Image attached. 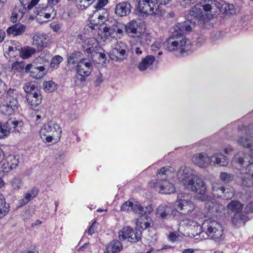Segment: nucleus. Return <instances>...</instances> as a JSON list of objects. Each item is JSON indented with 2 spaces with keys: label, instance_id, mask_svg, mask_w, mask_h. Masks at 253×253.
<instances>
[{
  "label": "nucleus",
  "instance_id": "obj_18",
  "mask_svg": "<svg viewBox=\"0 0 253 253\" xmlns=\"http://www.w3.org/2000/svg\"><path fill=\"white\" fill-rule=\"evenodd\" d=\"M245 131L246 135L239 137L237 142L245 148L253 150V124L246 126Z\"/></svg>",
  "mask_w": 253,
  "mask_h": 253
},
{
  "label": "nucleus",
  "instance_id": "obj_48",
  "mask_svg": "<svg viewBox=\"0 0 253 253\" xmlns=\"http://www.w3.org/2000/svg\"><path fill=\"white\" fill-rule=\"evenodd\" d=\"M143 38H141V41L140 42H137L136 44H133L131 46V51L132 53H134L137 55H140L142 53L143 51H144L145 48L143 45L141 44L142 42Z\"/></svg>",
  "mask_w": 253,
  "mask_h": 253
},
{
  "label": "nucleus",
  "instance_id": "obj_43",
  "mask_svg": "<svg viewBox=\"0 0 253 253\" xmlns=\"http://www.w3.org/2000/svg\"><path fill=\"white\" fill-rule=\"evenodd\" d=\"M227 208L232 211L240 212L242 211L243 205L238 201H232L228 205Z\"/></svg>",
  "mask_w": 253,
  "mask_h": 253
},
{
  "label": "nucleus",
  "instance_id": "obj_1",
  "mask_svg": "<svg viewBox=\"0 0 253 253\" xmlns=\"http://www.w3.org/2000/svg\"><path fill=\"white\" fill-rule=\"evenodd\" d=\"M220 7V4L216 0H207L203 3L197 4L190 9L187 21L190 22L193 28L197 23L204 20L203 10L207 13L211 12L212 10L215 11Z\"/></svg>",
  "mask_w": 253,
  "mask_h": 253
},
{
  "label": "nucleus",
  "instance_id": "obj_10",
  "mask_svg": "<svg viewBox=\"0 0 253 253\" xmlns=\"http://www.w3.org/2000/svg\"><path fill=\"white\" fill-rule=\"evenodd\" d=\"M19 105L15 97H5L0 100V111L5 115L10 116L18 110Z\"/></svg>",
  "mask_w": 253,
  "mask_h": 253
},
{
  "label": "nucleus",
  "instance_id": "obj_22",
  "mask_svg": "<svg viewBox=\"0 0 253 253\" xmlns=\"http://www.w3.org/2000/svg\"><path fill=\"white\" fill-rule=\"evenodd\" d=\"M192 161L195 165L201 168H206L210 165V157L204 152L194 154Z\"/></svg>",
  "mask_w": 253,
  "mask_h": 253
},
{
  "label": "nucleus",
  "instance_id": "obj_37",
  "mask_svg": "<svg viewBox=\"0 0 253 253\" xmlns=\"http://www.w3.org/2000/svg\"><path fill=\"white\" fill-rule=\"evenodd\" d=\"M23 8L22 6L20 7H15L13 9L12 13L10 20L13 23H16L18 20H20L23 16L24 12L23 11Z\"/></svg>",
  "mask_w": 253,
  "mask_h": 253
},
{
  "label": "nucleus",
  "instance_id": "obj_60",
  "mask_svg": "<svg viewBox=\"0 0 253 253\" xmlns=\"http://www.w3.org/2000/svg\"><path fill=\"white\" fill-rule=\"evenodd\" d=\"M6 89V86L5 84L0 78V95L5 92Z\"/></svg>",
  "mask_w": 253,
  "mask_h": 253
},
{
  "label": "nucleus",
  "instance_id": "obj_47",
  "mask_svg": "<svg viewBox=\"0 0 253 253\" xmlns=\"http://www.w3.org/2000/svg\"><path fill=\"white\" fill-rule=\"evenodd\" d=\"M51 57V55L49 51L45 50L41 53L38 60L40 64H44L49 62Z\"/></svg>",
  "mask_w": 253,
  "mask_h": 253
},
{
  "label": "nucleus",
  "instance_id": "obj_56",
  "mask_svg": "<svg viewBox=\"0 0 253 253\" xmlns=\"http://www.w3.org/2000/svg\"><path fill=\"white\" fill-rule=\"evenodd\" d=\"M34 198L30 194V193L28 192L25 196L21 200L20 205L21 206H23L27 204L28 202L31 201Z\"/></svg>",
  "mask_w": 253,
  "mask_h": 253
},
{
  "label": "nucleus",
  "instance_id": "obj_42",
  "mask_svg": "<svg viewBox=\"0 0 253 253\" xmlns=\"http://www.w3.org/2000/svg\"><path fill=\"white\" fill-rule=\"evenodd\" d=\"M137 202L133 203L131 201L125 202L121 207V211H133L135 212L134 210H137Z\"/></svg>",
  "mask_w": 253,
  "mask_h": 253
},
{
  "label": "nucleus",
  "instance_id": "obj_59",
  "mask_svg": "<svg viewBox=\"0 0 253 253\" xmlns=\"http://www.w3.org/2000/svg\"><path fill=\"white\" fill-rule=\"evenodd\" d=\"M108 2V0H98L96 5L94 6L95 8L100 9L106 5Z\"/></svg>",
  "mask_w": 253,
  "mask_h": 253
},
{
  "label": "nucleus",
  "instance_id": "obj_36",
  "mask_svg": "<svg viewBox=\"0 0 253 253\" xmlns=\"http://www.w3.org/2000/svg\"><path fill=\"white\" fill-rule=\"evenodd\" d=\"M18 50L20 56L23 59H27L36 53V49L30 46H25Z\"/></svg>",
  "mask_w": 253,
  "mask_h": 253
},
{
  "label": "nucleus",
  "instance_id": "obj_50",
  "mask_svg": "<svg viewBox=\"0 0 253 253\" xmlns=\"http://www.w3.org/2000/svg\"><path fill=\"white\" fill-rule=\"evenodd\" d=\"M11 183L14 189L19 190L22 185V179L20 177H15L11 180Z\"/></svg>",
  "mask_w": 253,
  "mask_h": 253
},
{
  "label": "nucleus",
  "instance_id": "obj_29",
  "mask_svg": "<svg viewBox=\"0 0 253 253\" xmlns=\"http://www.w3.org/2000/svg\"><path fill=\"white\" fill-rule=\"evenodd\" d=\"M205 209L210 213L214 214L221 213L224 209L223 205L217 203L215 200L212 199L208 201L205 204Z\"/></svg>",
  "mask_w": 253,
  "mask_h": 253
},
{
  "label": "nucleus",
  "instance_id": "obj_40",
  "mask_svg": "<svg viewBox=\"0 0 253 253\" xmlns=\"http://www.w3.org/2000/svg\"><path fill=\"white\" fill-rule=\"evenodd\" d=\"M224 187L217 183H213L212 186V194L214 197L222 198Z\"/></svg>",
  "mask_w": 253,
  "mask_h": 253
},
{
  "label": "nucleus",
  "instance_id": "obj_63",
  "mask_svg": "<svg viewBox=\"0 0 253 253\" xmlns=\"http://www.w3.org/2000/svg\"><path fill=\"white\" fill-rule=\"evenodd\" d=\"M161 47V44L159 42H155L151 46V49L152 51H157Z\"/></svg>",
  "mask_w": 253,
  "mask_h": 253
},
{
  "label": "nucleus",
  "instance_id": "obj_21",
  "mask_svg": "<svg viewBox=\"0 0 253 253\" xmlns=\"http://www.w3.org/2000/svg\"><path fill=\"white\" fill-rule=\"evenodd\" d=\"M106 17L104 16L98 15L97 13H95L90 19L91 24L94 26L86 25L84 29V34L89 36L92 35L95 30L94 26L103 23Z\"/></svg>",
  "mask_w": 253,
  "mask_h": 253
},
{
  "label": "nucleus",
  "instance_id": "obj_35",
  "mask_svg": "<svg viewBox=\"0 0 253 253\" xmlns=\"http://www.w3.org/2000/svg\"><path fill=\"white\" fill-rule=\"evenodd\" d=\"M122 249V245L118 240L111 242L107 247V253H117Z\"/></svg>",
  "mask_w": 253,
  "mask_h": 253
},
{
  "label": "nucleus",
  "instance_id": "obj_25",
  "mask_svg": "<svg viewBox=\"0 0 253 253\" xmlns=\"http://www.w3.org/2000/svg\"><path fill=\"white\" fill-rule=\"evenodd\" d=\"M227 158L221 153H216L210 157V165L215 167H224L228 165Z\"/></svg>",
  "mask_w": 253,
  "mask_h": 253
},
{
  "label": "nucleus",
  "instance_id": "obj_14",
  "mask_svg": "<svg viewBox=\"0 0 253 253\" xmlns=\"http://www.w3.org/2000/svg\"><path fill=\"white\" fill-rule=\"evenodd\" d=\"M23 123L22 121L16 120L15 119H10L2 125V132L0 133L1 139H4L7 137L9 134L14 131H19L18 128L23 126Z\"/></svg>",
  "mask_w": 253,
  "mask_h": 253
},
{
  "label": "nucleus",
  "instance_id": "obj_49",
  "mask_svg": "<svg viewBox=\"0 0 253 253\" xmlns=\"http://www.w3.org/2000/svg\"><path fill=\"white\" fill-rule=\"evenodd\" d=\"M63 60V58L60 55H55L51 59L50 67L53 69H57L59 66V64Z\"/></svg>",
  "mask_w": 253,
  "mask_h": 253
},
{
  "label": "nucleus",
  "instance_id": "obj_9",
  "mask_svg": "<svg viewBox=\"0 0 253 253\" xmlns=\"http://www.w3.org/2000/svg\"><path fill=\"white\" fill-rule=\"evenodd\" d=\"M101 27L106 37L120 39L124 35L125 25L122 23L115 21L111 27H108L106 23H104Z\"/></svg>",
  "mask_w": 253,
  "mask_h": 253
},
{
  "label": "nucleus",
  "instance_id": "obj_52",
  "mask_svg": "<svg viewBox=\"0 0 253 253\" xmlns=\"http://www.w3.org/2000/svg\"><path fill=\"white\" fill-rule=\"evenodd\" d=\"M220 180L224 182L228 183L231 181L234 176L233 175L225 172H221L220 174Z\"/></svg>",
  "mask_w": 253,
  "mask_h": 253
},
{
  "label": "nucleus",
  "instance_id": "obj_34",
  "mask_svg": "<svg viewBox=\"0 0 253 253\" xmlns=\"http://www.w3.org/2000/svg\"><path fill=\"white\" fill-rule=\"evenodd\" d=\"M9 208V205L6 203L4 196L0 193V219L8 213Z\"/></svg>",
  "mask_w": 253,
  "mask_h": 253
},
{
  "label": "nucleus",
  "instance_id": "obj_64",
  "mask_svg": "<svg viewBox=\"0 0 253 253\" xmlns=\"http://www.w3.org/2000/svg\"><path fill=\"white\" fill-rule=\"evenodd\" d=\"M245 210L248 212H253V202L249 203L247 205Z\"/></svg>",
  "mask_w": 253,
  "mask_h": 253
},
{
  "label": "nucleus",
  "instance_id": "obj_33",
  "mask_svg": "<svg viewBox=\"0 0 253 253\" xmlns=\"http://www.w3.org/2000/svg\"><path fill=\"white\" fill-rule=\"evenodd\" d=\"M153 55H148L143 58L138 65V69L140 71H144L153 64L155 61Z\"/></svg>",
  "mask_w": 253,
  "mask_h": 253
},
{
  "label": "nucleus",
  "instance_id": "obj_46",
  "mask_svg": "<svg viewBox=\"0 0 253 253\" xmlns=\"http://www.w3.org/2000/svg\"><path fill=\"white\" fill-rule=\"evenodd\" d=\"M95 0H77L76 1V5L78 9L83 10L91 4H92Z\"/></svg>",
  "mask_w": 253,
  "mask_h": 253
},
{
  "label": "nucleus",
  "instance_id": "obj_17",
  "mask_svg": "<svg viewBox=\"0 0 253 253\" xmlns=\"http://www.w3.org/2000/svg\"><path fill=\"white\" fill-rule=\"evenodd\" d=\"M141 234L140 231L134 232L131 228L126 226L119 232V237L121 240L135 243L141 239Z\"/></svg>",
  "mask_w": 253,
  "mask_h": 253
},
{
  "label": "nucleus",
  "instance_id": "obj_4",
  "mask_svg": "<svg viewBox=\"0 0 253 253\" xmlns=\"http://www.w3.org/2000/svg\"><path fill=\"white\" fill-rule=\"evenodd\" d=\"M62 130L60 126L53 122H49L44 125L40 132L41 137L46 142H50L53 139H59Z\"/></svg>",
  "mask_w": 253,
  "mask_h": 253
},
{
  "label": "nucleus",
  "instance_id": "obj_8",
  "mask_svg": "<svg viewBox=\"0 0 253 253\" xmlns=\"http://www.w3.org/2000/svg\"><path fill=\"white\" fill-rule=\"evenodd\" d=\"M83 48L84 52L89 54V57L94 61L93 57L97 56L100 60L106 59V55L102 52H98L99 43L97 40L94 38L87 39L84 42Z\"/></svg>",
  "mask_w": 253,
  "mask_h": 253
},
{
  "label": "nucleus",
  "instance_id": "obj_62",
  "mask_svg": "<svg viewBox=\"0 0 253 253\" xmlns=\"http://www.w3.org/2000/svg\"><path fill=\"white\" fill-rule=\"evenodd\" d=\"M50 27L53 29V30L55 32L58 31L61 27L59 24L56 23H52L50 24Z\"/></svg>",
  "mask_w": 253,
  "mask_h": 253
},
{
  "label": "nucleus",
  "instance_id": "obj_44",
  "mask_svg": "<svg viewBox=\"0 0 253 253\" xmlns=\"http://www.w3.org/2000/svg\"><path fill=\"white\" fill-rule=\"evenodd\" d=\"M135 213H138L141 215H146L149 214L152 211L153 209L151 206L149 205L148 206L143 208L138 203L137 204V210H134Z\"/></svg>",
  "mask_w": 253,
  "mask_h": 253
},
{
  "label": "nucleus",
  "instance_id": "obj_30",
  "mask_svg": "<svg viewBox=\"0 0 253 253\" xmlns=\"http://www.w3.org/2000/svg\"><path fill=\"white\" fill-rule=\"evenodd\" d=\"M249 220V218L246 214L241 212L236 213L232 218V222L236 227L244 225Z\"/></svg>",
  "mask_w": 253,
  "mask_h": 253
},
{
  "label": "nucleus",
  "instance_id": "obj_12",
  "mask_svg": "<svg viewBox=\"0 0 253 253\" xmlns=\"http://www.w3.org/2000/svg\"><path fill=\"white\" fill-rule=\"evenodd\" d=\"M37 19L40 22H47L50 18L53 19L56 15V11L51 6L46 5L45 6L40 5L36 8L35 12Z\"/></svg>",
  "mask_w": 253,
  "mask_h": 253
},
{
  "label": "nucleus",
  "instance_id": "obj_27",
  "mask_svg": "<svg viewBox=\"0 0 253 253\" xmlns=\"http://www.w3.org/2000/svg\"><path fill=\"white\" fill-rule=\"evenodd\" d=\"M125 31L132 37H140L141 36V32L138 26L136 21L132 20L125 25Z\"/></svg>",
  "mask_w": 253,
  "mask_h": 253
},
{
  "label": "nucleus",
  "instance_id": "obj_32",
  "mask_svg": "<svg viewBox=\"0 0 253 253\" xmlns=\"http://www.w3.org/2000/svg\"><path fill=\"white\" fill-rule=\"evenodd\" d=\"M26 28L24 25L18 23L9 27L7 32L8 34H12L14 36L21 35L25 31Z\"/></svg>",
  "mask_w": 253,
  "mask_h": 253
},
{
  "label": "nucleus",
  "instance_id": "obj_5",
  "mask_svg": "<svg viewBox=\"0 0 253 253\" xmlns=\"http://www.w3.org/2000/svg\"><path fill=\"white\" fill-rule=\"evenodd\" d=\"M234 161L243 167L242 169H240L243 173L253 178V150H250L249 154L238 152L235 155Z\"/></svg>",
  "mask_w": 253,
  "mask_h": 253
},
{
  "label": "nucleus",
  "instance_id": "obj_45",
  "mask_svg": "<svg viewBox=\"0 0 253 253\" xmlns=\"http://www.w3.org/2000/svg\"><path fill=\"white\" fill-rule=\"evenodd\" d=\"M222 8L225 10V15L227 16L235 14L237 12V9L232 4L224 3L222 5Z\"/></svg>",
  "mask_w": 253,
  "mask_h": 253
},
{
  "label": "nucleus",
  "instance_id": "obj_55",
  "mask_svg": "<svg viewBox=\"0 0 253 253\" xmlns=\"http://www.w3.org/2000/svg\"><path fill=\"white\" fill-rule=\"evenodd\" d=\"M44 88L46 91L51 92L56 89V85L53 81H49L45 83Z\"/></svg>",
  "mask_w": 253,
  "mask_h": 253
},
{
  "label": "nucleus",
  "instance_id": "obj_31",
  "mask_svg": "<svg viewBox=\"0 0 253 253\" xmlns=\"http://www.w3.org/2000/svg\"><path fill=\"white\" fill-rule=\"evenodd\" d=\"M26 98L28 103L32 106L36 107L42 102V96L40 91L34 94L26 95Z\"/></svg>",
  "mask_w": 253,
  "mask_h": 253
},
{
  "label": "nucleus",
  "instance_id": "obj_26",
  "mask_svg": "<svg viewBox=\"0 0 253 253\" xmlns=\"http://www.w3.org/2000/svg\"><path fill=\"white\" fill-rule=\"evenodd\" d=\"M131 11L129 2L124 1L118 3L115 7V13L118 16L122 17L128 15Z\"/></svg>",
  "mask_w": 253,
  "mask_h": 253
},
{
  "label": "nucleus",
  "instance_id": "obj_51",
  "mask_svg": "<svg viewBox=\"0 0 253 253\" xmlns=\"http://www.w3.org/2000/svg\"><path fill=\"white\" fill-rule=\"evenodd\" d=\"M234 195V191L232 188H224L222 198L225 200H229L232 198Z\"/></svg>",
  "mask_w": 253,
  "mask_h": 253
},
{
  "label": "nucleus",
  "instance_id": "obj_20",
  "mask_svg": "<svg viewBox=\"0 0 253 253\" xmlns=\"http://www.w3.org/2000/svg\"><path fill=\"white\" fill-rule=\"evenodd\" d=\"M187 236L190 238H194L196 240H204L203 235L204 233L203 231V224L201 226L195 221H191L190 224L187 227Z\"/></svg>",
  "mask_w": 253,
  "mask_h": 253
},
{
  "label": "nucleus",
  "instance_id": "obj_38",
  "mask_svg": "<svg viewBox=\"0 0 253 253\" xmlns=\"http://www.w3.org/2000/svg\"><path fill=\"white\" fill-rule=\"evenodd\" d=\"M24 90L26 93V95L34 94L37 92L40 91L35 82H30L24 84L23 87Z\"/></svg>",
  "mask_w": 253,
  "mask_h": 253
},
{
  "label": "nucleus",
  "instance_id": "obj_16",
  "mask_svg": "<svg viewBox=\"0 0 253 253\" xmlns=\"http://www.w3.org/2000/svg\"><path fill=\"white\" fill-rule=\"evenodd\" d=\"M138 9L145 14H159V8L154 0H139Z\"/></svg>",
  "mask_w": 253,
  "mask_h": 253
},
{
  "label": "nucleus",
  "instance_id": "obj_28",
  "mask_svg": "<svg viewBox=\"0 0 253 253\" xmlns=\"http://www.w3.org/2000/svg\"><path fill=\"white\" fill-rule=\"evenodd\" d=\"M48 42V37L45 34L37 33L33 37L32 44L39 48H42L47 46Z\"/></svg>",
  "mask_w": 253,
  "mask_h": 253
},
{
  "label": "nucleus",
  "instance_id": "obj_24",
  "mask_svg": "<svg viewBox=\"0 0 253 253\" xmlns=\"http://www.w3.org/2000/svg\"><path fill=\"white\" fill-rule=\"evenodd\" d=\"M175 214V210L171 205H161L156 210V216L163 219L173 217Z\"/></svg>",
  "mask_w": 253,
  "mask_h": 253
},
{
  "label": "nucleus",
  "instance_id": "obj_6",
  "mask_svg": "<svg viewBox=\"0 0 253 253\" xmlns=\"http://www.w3.org/2000/svg\"><path fill=\"white\" fill-rule=\"evenodd\" d=\"M183 184L186 188L191 191L203 195L207 191V187L204 181L198 176L188 175L183 177Z\"/></svg>",
  "mask_w": 253,
  "mask_h": 253
},
{
  "label": "nucleus",
  "instance_id": "obj_23",
  "mask_svg": "<svg viewBox=\"0 0 253 253\" xmlns=\"http://www.w3.org/2000/svg\"><path fill=\"white\" fill-rule=\"evenodd\" d=\"M1 168L3 172H8L15 169L19 163V156L9 155L2 161Z\"/></svg>",
  "mask_w": 253,
  "mask_h": 253
},
{
  "label": "nucleus",
  "instance_id": "obj_15",
  "mask_svg": "<svg viewBox=\"0 0 253 253\" xmlns=\"http://www.w3.org/2000/svg\"><path fill=\"white\" fill-rule=\"evenodd\" d=\"M192 29L193 27L189 21L177 23L172 29L171 36L179 39H185L184 35L187 32H191Z\"/></svg>",
  "mask_w": 253,
  "mask_h": 253
},
{
  "label": "nucleus",
  "instance_id": "obj_61",
  "mask_svg": "<svg viewBox=\"0 0 253 253\" xmlns=\"http://www.w3.org/2000/svg\"><path fill=\"white\" fill-rule=\"evenodd\" d=\"M171 0H154L156 5L158 6L159 8L160 5H165L169 2Z\"/></svg>",
  "mask_w": 253,
  "mask_h": 253
},
{
  "label": "nucleus",
  "instance_id": "obj_3",
  "mask_svg": "<svg viewBox=\"0 0 253 253\" xmlns=\"http://www.w3.org/2000/svg\"><path fill=\"white\" fill-rule=\"evenodd\" d=\"M204 233V239L208 238L215 241L219 240L222 237L223 228L220 224L214 220H207L203 223Z\"/></svg>",
  "mask_w": 253,
  "mask_h": 253
},
{
  "label": "nucleus",
  "instance_id": "obj_54",
  "mask_svg": "<svg viewBox=\"0 0 253 253\" xmlns=\"http://www.w3.org/2000/svg\"><path fill=\"white\" fill-rule=\"evenodd\" d=\"M25 66V64L24 62H16L12 64L11 68L13 70H15L17 71H21L24 69Z\"/></svg>",
  "mask_w": 253,
  "mask_h": 253
},
{
  "label": "nucleus",
  "instance_id": "obj_41",
  "mask_svg": "<svg viewBox=\"0 0 253 253\" xmlns=\"http://www.w3.org/2000/svg\"><path fill=\"white\" fill-rule=\"evenodd\" d=\"M82 53L80 51H75L70 54L67 58V63L69 65H74L81 57Z\"/></svg>",
  "mask_w": 253,
  "mask_h": 253
},
{
  "label": "nucleus",
  "instance_id": "obj_58",
  "mask_svg": "<svg viewBox=\"0 0 253 253\" xmlns=\"http://www.w3.org/2000/svg\"><path fill=\"white\" fill-rule=\"evenodd\" d=\"M40 0H31L27 6L28 9H31L36 6ZM21 4L24 5V0H19Z\"/></svg>",
  "mask_w": 253,
  "mask_h": 253
},
{
  "label": "nucleus",
  "instance_id": "obj_7",
  "mask_svg": "<svg viewBox=\"0 0 253 253\" xmlns=\"http://www.w3.org/2000/svg\"><path fill=\"white\" fill-rule=\"evenodd\" d=\"M93 69V66L90 60L86 58H83L78 62L76 67V71L79 76L81 77L78 79L76 77L75 79V84L77 85H80V83L85 81V78L90 75Z\"/></svg>",
  "mask_w": 253,
  "mask_h": 253
},
{
  "label": "nucleus",
  "instance_id": "obj_39",
  "mask_svg": "<svg viewBox=\"0 0 253 253\" xmlns=\"http://www.w3.org/2000/svg\"><path fill=\"white\" fill-rule=\"evenodd\" d=\"M45 68L43 66H40L32 68L30 72L31 76L34 78L40 79L45 75Z\"/></svg>",
  "mask_w": 253,
  "mask_h": 253
},
{
  "label": "nucleus",
  "instance_id": "obj_53",
  "mask_svg": "<svg viewBox=\"0 0 253 253\" xmlns=\"http://www.w3.org/2000/svg\"><path fill=\"white\" fill-rule=\"evenodd\" d=\"M248 175H244L242 177V184L246 187H251L253 186V180Z\"/></svg>",
  "mask_w": 253,
  "mask_h": 253
},
{
  "label": "nucleus",
  "instance_id": "obj_11",
  "mask_svg": "<svg viewBox=\"0 0 253 253\" xmlns=\"http://www.w3.org/2000/svg\"><path fill=\"white\" fill-rule=\"evenodd\" d=\"M190 44V42L188 40L183 38L179 39L171 36L163 43V46L165 49L169 51L177 50L182 47H184L182 48L183 50H186Z\"/></svg>",
  "mask_w": 253,
  "mask_h": 253
},
{
  "label": "nucleus",
  "instance_id": "obj_2",
  "mask_svg": "<svg viewBox=\"0 0 253 253\" xmlns=\"http://www.w3.org/2000/svg\"><path fill=\"white\" fill-rule=\"evenodd\" d=\"M172 168L166 167L161 168L157 173L158 180L155 184V187L159 192L169 194L175 191L173 184L166 178L173 171Z\"/></svg>",
  "mask_w": 253,
  "mask_h": 253
},
{
  "label": "nucleus",
  "instance_id": "obj_57",
  "mask_svg": "<svg viewBox=\"0 0 253 253\" xmlns=\"http://www.w3.org/2000/svg\"><path fill=\"white\" fill-rule=\"evenodd\" d=\"M97 227V225L96 223V221H94L92 224L88 228L87 233L88 235H92L96 230Z\"/></svg>",
  "mask_w": 253,
  "mask_h": 253
},
{
  "label": "nucleus",
  "instance_id": "obj_19",
  "mask_svg": "<svg viewBox=\"0 0 253 253\" xmlns=\"http://www.w3.org/2000/svg\"><path fill=\"white\" fill-rule=\"evenodd\" d=\"M178 196V200L175 203V213L179 212L183 214H187L191 213L194 210V207L192 203L187 200L179 199Z\"/></svg>",
  "mask_w": 253,
  "mask_h": 253
},
{
  "label": "nucleus",
  "instance_id": "obj_13",
  "mask_svg": "<svg viewBox=\"0 0 253 253\" xmlns=\"http://www.w3.org/2000/svg\"><path fill=\"white\" fill-rule=\"evenodd\" d=\"M127 47L126 43L120 42L113 48L108 55L110 58L115 61L122 62L127 56Z\"/></svg>",
  "mask_w": 253,
  "mask_h": 253
}]
</instances>
